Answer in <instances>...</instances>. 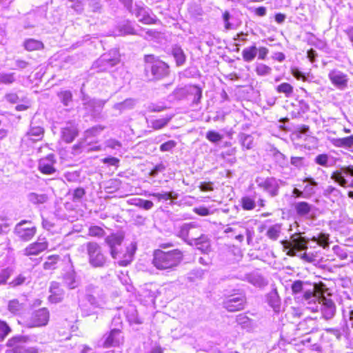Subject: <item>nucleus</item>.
Wrapping results in <instances>:
<instances>
[{"mask_svg":"<svg viewBox=\"0 0 353 353\" xmlns=\"http://www.w3.org/2000/svg\"><path fill=\"white\" fill-rule=\"evenodd\" d=\"M10 275L7 270H3L0 272V285L5 284L8 279Z\"/></svg>","mask_w":353,"mask_h":353,"instance_id":"338daca9","label":"nucleus"},{"mask_svg":"<svg viewBox=\"0 0 353 353\" xmlns=\"http://www.w3.org/2000/svg\"><path fill=\"white\" fill-rule=\"evenodd\" d=\"M83 105L88 113H90L92 115L98 114L102 109V104L101 101H97L95 99H90L85 101L83 103Z\"/></svg>","mask_w":353,"mask_h":353,"instance_id":"412c9836","label":"nucleus"},{"mask_svg":"<svg viewBox=\"0 0 353 353\" xmlns=\"http://www.w3.org/2000/svg\"><path fill=\"white\" fill-rule=\"evenodd\" d=\"M176 145V143L174 140H169L160 145L161 152H168L172 150Z\"/></svg>","mask_w":353,"mask_h":353,"instance_id":"09e8293b","label":"nucleus"},{"mask_svg":"<svg viewBox=\"0 0 353 353\" xmlns=\"http://www.w3.org/2000/svg\"><path fill=\"white\" fill-rule=\"evenodd\" d=\"M78 135V124L74 120L66 121L61 128V139L66 143H72Z\"/></svg>","mask_w":353,"mask_h":353,"instance_id":"1a4fd4ad","label":"nucleus"},{"mask_svg":"<svg viewBox=\"0 0 353 353\" xmlns=\"http://www.w3.org/2000/svg\"><path fill=\"white\" fill-rule=\"evenodd\" d=\"M223 307L229 312H236L243 310L246 305L245 296L230 294L226 296L223 301Z\"/></svg>","mask_w":353,"mask_h":353,"instance_id":"423d86ee","label":"nucleus"},{"mask_svg":"<svg viewBox=\"0 0 353 353\" xmlns=\"http://www.w3.org/2000/svg\"><path fill=\"white\" fill-rule=\"evenodd\" d=\"M328 78L331 83L339 89H344L347 86V76L341 71L331 70L328 74Z\"/></svg>","mask_w":353,"mask_h":353,"instance_id":"2eb2a0df","label":"nucleus"},{"mask_svg":"<svg viewBox=\"0 0 353 353\" xmlns=\"http://www.w3.org/2000/svg\"><path fill=\"white\" fill-rule=\"evenodd\" d=\"M322 289L321 288L315 284L312 290H307L303 293V297L305 300H310L312 297H318L319 299L320 296L322 295Z\"/></svg>","mask_w":353,"mask_h":353,"instance_id":"c9c22d12","label":"nucleus"},{"mask_svg":"<svg viewBox=\"0 0 353 353\" xmlns=\"http://www.w3.org/2000/svg\"><path fill=\"white\" fill-rule=\"evenodd\" d=\"M334 252L337 255L340 259H345L347 257V253L345 252L343 248L339 245L333 247Z\"/></svg>","mask_w":353,"mask_h":353,"instance_id":"4d7b16f0","label":"nucleus"},{"mask_svg":"<svg viewBox=\"0 0 353 353\" xmlns=\"http://www.w3.org/2000/svg\"><path fill=\"white\" fill-rule=\"evenodd\" d=\"M28 200L34 205H40L48 201V196L46 194L30 192L28 194Z\"/></svg>","mask_w":353,"mask_h":353,"instance_id":"b1692460","label":"nucleus"},{"mask_svg":"<svg viewBox=\"0 0 353 353\" xmlns=\"http://www.w3.org/2000/svg\"><path fill=\"white\" fill-rule=\"evenodd\" d=\"M180 236L185 240L198 241L200 236L198 235L196 226L193 223H186L182 225L179 230Z\"/></svg>","mask_w":353,"mask_h":353,"instance_id":"f3484780","label":"nucleus"},{"mask_svg":"<svg viewBox=\"0 0 353 353\" xmlns=\"http://www.w3.org/2000/svg\"><path fill=\"white\" fill-rule=\"evenodd\" d=\"M44 134V128L37 125L34 121V118L32 120L29 130L25 134L23 140H30L33 142L39 141L42 139Z\"/></svg>","mask_w":353,"mask_h":353,"instance_id":"ddd939ff","label":"nucleus"},{"mask_svg":"<svg viewBox=\"0 0 353 353\" xmlns=\"http://www.w3.org/2000/svg\"><path fill=\"white\" fill-rule=\"evenodd\" d=\"M85 190L82 188H78L74 190L72 196L73 201H79L85 195Z\"/></svg>","mask_w":353,"mask_h":353,"instance_id":"6e6d98bb","label":"nucleus"},{"mask_svg":"<svg viewBox=\"0 0 353 353\" xmlns=\"http://www.w3.org/2000/svg\"><path fill=\"white\" fill-rule=\"evenodd\" d=\"M152 196L156 197L158 200H169L172 198V194L170 192L164 193H152L150 194Z\"/></svg>","mask_w":353,"mask_h":353,"instance_id":"bf43d9fd","label":"nucleus"},{"mask_svg":"<svg viewBox=\"0 0 353 353\" xmlns=\"http://www.w3.org/2000/svg\"><path fill=\"white\" fill-rule=\"evenodd\" d=\"M98 346L103 348H108L110 347V332H107L103 338L99 341Z\"/></svg>","mask_w":353,"mask_h":353,"instance_id":"8fccbe9b","label":"nucleus"},{"mask_svg":"<svg viewBox=\"0 0 353 353\" xmlns=\"http://www.w3.org/2000/svg\"><path fill=\"white\" fill-rule=\"evenodd\" d=\"M235 321L243 329H250L253 324V321L248 316L247 313L238 314L236 316Z\"/></svg>","mask_w":353,"mask_h":353,"instance_id":"5701e85b","label":"nucleus"},{"mask_svg":"<svg viewBox=\"0 0 353 353\" xmlns=\"http://www.w3.org/2000/svg\"><path fill=\"white\" fill-rule=\"evenodd\" d=\"M124 234L123 233H117L112 235V250H118L123 247Z\"/></svg>","mask_w":353,"mask_h":353,"instance_id":"473e14b6","label":"nucleus"},{"mask_svg":"<svg viewBox=\"0 0 353 353\" xmlns=\"http://www.w3.org/2000/svg\"><path fill=\"white\" fill-rule=\"evenodd\" d=\"M26 304L20 303L18 299L10 300L8 303V310L13 315H20L25 310Z\"/></svg>","mask_w":353,"mask_h":353,"instance_id":"6ab92c4d","label":"nucleus"},{"mask_svg":"<svg viewBox=\"0 0 353 353\" xmlns=\"http://www.w3.org/2000/svg\"><path fill=\"white\" fill-rule=\"evenodd\" d=\"M102 130L103 128L101 127H93L91 129L86 130L85 135L86 137L95 136L99 131H101Z\"/></svg>","mask_w":353,"mask_h":353,"instance_id":"774afa93","label":"nucleus"},{"mask_svg":"<svg viewBox=\"0 0 353 353\" xmlns=\"http://www.w3.org/2000/svg\"><path fill=\"white\" fill-rule=\"evenodd\" d=\"M136 250L134 243L124 244L123 247L112 250V257L117 260L119 265L125 267L132 261Z\"/></svg>","mask_w":353,"mask_h":353,"instance_id":"20e7f679","label":"nucleus"},{"mask_svg":"<svg viewBox=\"0 0 353 353\" xmlns=\"http://www.w3.org/2000/svg\"><path fill=\"white\" fill-rule=\"evenodd\" d=\"M23 47L28 51L39 50L44 48L43 43L34 39H28L23 42Z\"/></svg>","mask_w":353,"mask_h":353,"instance_id":"bb28decb","label":"nucleus"},{"mask_svg":"<svg viewBox=\"0 0 353 353\" xmlns=\"http://www.w3.org/2000/svg\"><path fill=\"white\" fill-rule=\"evenodd\" d=\"M272 68L265 63H258L255 67V72L259 76H266L270 74Z\"/></svg>","mask_w":353,"mask_h":353,"instance_id":"a19ab883","label":"nucleus"},{"mask_svg":"<svg viewBox=\"0 0 353 353\" xmlns=\"http://www.w3.org/2000/svg\"><path fill=\"white\" fill-rule=\"evenodd\" d=\"M222 19L224 22V29L225 30L234 29L235 26H238V24L235 26L233 23L231 22L232 17L229 10H225L222 13Z\"/></svg>","mask_w":353,"mask_h":353,"instance_id":"4c0bfd02","label":"nucleus"},{"mask_svg":"<svg viewBox=\"0 0 353 353\" xmlns=\"http://www.w3.org/2000/svg\"><path fill=\"white\" fill-rule=\"evenodd\" d=\"M26 279V277L23 274H19L10 283V285L12 287L21 285L25 282Z\"/></svg>","mask_w":353,"mask_h":353,"instance_id":"680f3d73","label":"nucleus"},{"mask_svg":"<svg viewBox=\"0 0 353 353\" xmlns=\"http://www.w3.org/2000/svg\"><path fill=\"white\" fill-rule=\"evenodd\" d=\"M48 246V243L46 238L39 237L36 242L30 243L24 249L23 254L26 256H36L46 250Z\"/></svg>","mask_w":353,"mask_h":353,"instance_id":"f8f14e48","label":"nucleus"},{"mask_svg":"<svg viewBox=\"0 0 353 353\" xmlns=\"http://www.w3.org/2000/svg\"><path fill=\"white\" fill-rule=\"evenodd\" d=\"M60 260L59 255H51L47 258L46 261L43 266L45 270H53L55 268L57 263Z\"/></svg>","mask_w":353,"mask_h":353,"instance_id":"58836bf2","label":"nucleus"},{"mask_svg":"<svg viewBox=\"0 0 353 353\" xmlns=\"http://www.w3.org/2000/svg\"><path fill=\"white\" fill-rule=\"evenodd\" d=\"M193 212L199 216H205L210 215L211 213L209 209L205 206H199L194 208Z\"/></svg>","mask_w":353,"mask_h":353,"instance_id":"864d4df0","label":"nucleus"},{"mask_svg":"<svg viewBox=\"0 0 353 353\" xmlns=\"http://www.w3.org/2000/svg\"><path fill=\"white\" fill-rule=\"evenodd\" d=\"M36 228L30 225V223L22 221L17 223L14 228L15 234L22 241H30L36 233Z\"/></svg>","mask_w":353,"mask_h":353,"instance_id":"9d476101","label":"nucleus"},{"mask_svg":"<svg viewBox=\"0 0 353 353\" xmlns=\"http://www.w3.org/2000/svg\"><path fill=\"white\" fill-rule=\"evenodd\" d=\"M183 259V253L179 249L164 251L157 249L153 252L152 264L160 270L172 269L179 265Z\"/></svg>","mask_w":353,"mask_h":353,"instance_id":"f257e3e1","label":"nucleus"},{"mask_svg":"<svg viewBox=\"0 0 353 353\" xmlns=\"http://www.w3.org/2000/svg\"><path fill=\"white\" fill-rule=\"evenodd\" d=\"M275 90L277 93L284 94L286 97H289L293 93L294 88L290 83L283 82L278 85Z\"/></svg>","mask_w":353,"mask_h":353,"instance_id":"2f4dec72","label":"nucleus"},{"mask_svg":"<svg viewBox=\"0 0 353 353\" xmlns=\"http://www.w3.org/2000/svg\"><path fill=\"white\" fill-rule=\"evenodd\" d=\"M281 233V224L276 223L268 228L266 236L269 239L276 241L279 239Z\"/></svg>","mask_w":353,"mask_h":353,"instance_id":"cd10ccee","label":"nucleus"},{"mask_svg":"<svg viewBox=\"0 0 353 353\" xmlns=\"http://www.w3.org/2000/svg\"><path fill=\"white\" fill-rule=\"evenodd\" d=\"M64 284L69 289H74L78 285L79 282L76 279L75 272L73 271L67 272L63 277Z\"/></svg>","mask_w":353,"mask_h":353,"instance_id":"a878e982","label":"nucleus"},{"mask_svg":"<svg viewBox=\"0 0 353 353\" xmlns=\"http://www.w3.org/2000/svg\"><path fill=\"white\" fill-rule=\"evenodd\" d=\"M171 54L174 58L176 66H181L185 63L186 55L181 47L179 46H174L172 48Z\"/></svg>","mask_w":353,"mask_h":353,"instance_id":"aec40b11","label":"nucleus"},{"mask_svg":"<svg viewBox=\"0 0 353 353\" xmlns=\"http://www.w3.org/2000/svg\"><path fill=\"white\" fill-rule=\"evenodd\" d=\"M317 57L318 54L314 49L310 48L307 51V57L312 63L316 61Z\"/></svg>","mask_w":353,"mask_h":353,"instance_id":"0e129e2a","label":"nucleus"},{"mask_svg":"<svg viewBox=\"0 0 353 353\" xmlns=\"http://www.w3.org/2000/svg\"><path fill=\"white\" fill-rule=\"evenodd\" d=\"M173 115H168L165 117L157 119L151 121V127L154 130L164 128L171 121Z\"/></svg>","mask_w":353,"mask_h":353,"instance_id":"c85d7f7f","label":"nucleus"},{"mask_svg":"<svg viewBox=\"0 0 353 353\" xmlns=\"http://www.w3.org/2000/svg\"><path fill=\"white\" fill-rule=\"evenodd\" d=\"M11 332V328L6 321L0 320V341H2Z\"/></svg>","mask_w":353,"mask_h":353,"instance_id":"37998d69","label":"nucleus"},{"mask_svg":"<svg viewBox=\"0 0 353 353\" xmlns=\"http://www.w3.org/2000/svg\"><path fill=\"white\" fill-rule=\"evenodd\" d=\"M258 52V59L265 60L267 59L269 50L265 46H261L259 48L256 45H252L248 48H245L242 51V57L245 62H250L254 59Z\"/></svg>","mask_w":353,"mask_h":353,"instance_id":"6e6552de","label":"nucleus"},{"mask_svg":"<svg viewBox=\"0 0 353 353\" xmlns=\"http://www.w3.org/2000/svg\"><path fill=\"white\" fill-rule=\"evenodd\" d=\"M89 234L92 236H102L104 234V230L99 226H92L89 229Z\"/></svg>","mask_w":353,"mask_h":353,"instance_id":"5fc2aeb1","label":"nucleus"},{"mask_svg":"<svg viewBox=\"0 0 353 353\" xmlns=\"http://www.w3.org/2000/svg\"><path fill=\"white\" fill-rule=\"evenodd\" d=\"M315 162L322 166H327L328 155L327 154H321L315 158Z\"/></svg>","mask_w":353,"mask_h":353,"instance_id":"3c124183","label":"nucleus"},{"mask_svg":"<svg viewBox=\"0 0 353 353\" xmlns=\"http://www.w3.org/2000/svg\"><path fill=\"white\" fill-rule=\"evenodd\" d=\"M30 341L27 336L18 335L10 339L7 342L8 347L7 353H35L32 347H27L26 344Z\"/></svg>","mask_w":353,"mask_h":353,"instance_id":"39448f33","label":"nucleus"},{"mask_svg":"<svg viewBox=\"0 0 353 353\" xmlns=\"http://www.w3.org/2000/svg\"><path fill=\"white\" fill-rule=\"evenodd\" d=\"M296 213L300 216H305L310 214L312 205L306 201H300L295 204Z\"/></svg>","mask_w":353,"mask_h":353,"instance_id":"393cba45","label":"nucleus"},{"mask_svg":"<svg viewBox=\"0 0 353 353\" xmlns=\"http://www.w3.org/2000/svg\"><path fill=\"white\" fill-rule=\"evenodd\" d=\"M89 261L94 267L103 266L105 262V259L101 253L100 246L94 242H89L86 245Z\"/></svg>","mask_w":353,"mask_h":353,"instance_id":"0eeeda50","label":"nucleus"},{"mask_svg":"<svg viewBox=\"0 0 353 353\" xmlns=\"http://www.w3.org/2000/svg\"><path fill=\"white\" fill-rule=\"evenodd\" d=\"M49 320V312L46 307L34 312L31 316V326L39 327L46 325Z\"/></svg>","mask_w":353,"mask_h":353,"instance_id":"dca6fc26","label":"nucleus"},{"mask_svg":"<svg viewBox=\"0 0 353 353\" xmlns=\"http://www.w3.org/2000/svg\"><path fill=\"white\" fill-rule=\"evenodd\" d=\"M240 203L242 209L246 211L253 210L256 207L255 199L250 196H243Z\"/></svg>","mask_w":353,"mask_h":353,"instance_id":"c756f323","label":"nucleus"},{"mask_svg":"<svg viewBox=\"0 0 353 353\" xmlns=\"http://www.w3.org/2000/svg\"><path fill=\"white\" fill-rule=\"evenodd\" d=\"M54 154H50L39 161V170L44 174H52L56 172Z\"/></svg>","mask_w":353,"mask_h":353,"instance_id":"9b49d317","label":"nucleus"},{"mask_svg":"<svg viewBox=\"0 0 353 353\" xmlns=\"http://www.w3.org/2000/svg\"><path fill=\"white\" fill-rule=\"evenodd\" d=\"M304 157H292L290 163L296 167H301L303 164Z\"/></svg>","mask_w":353,"mask_h":353,"instance_id":"e2e57ef3","label":"nucleus"},{"mask_svg":"<svg viewBox=\"0 0 353 353\" xmlns=\"http://www.w3.org/2000/svg\"><path fill=\"white\" fill-rule=\"evenodd\" d=\"M308 241L299 234H293L291 235L290 240H282L281 244L283 246V251L290 257L296 256L299 251L305 250L307 249Z\"/></svg>","mask_w":353,"mask_h":353,"instance_id":"7ed1b4c3","label":"nucleus"},{"mask_svg":"<svg viewBox=\"0 0 353 353\" xmlns=\"http://www.w3.org/2000/svg\"><path fill=\"white\" fill-rule=\"evenodd\" d=\"M300 259L307 263H313L316 261V255L314 253L306 252L301 254L299 256Z\"/></svg>","mask_w":353,"mask_h":353,"instance_id":"603ef678","label":"nucleus"},{"mask_svg":"<svg viewBox=\"0 0 353 353\" xmlns=\"http://www.w3.org/2000/svg\"><path fill=\"white\" fill-rule=\"evenodd\" d=\"M57 96L65 106H69L72 102V94L70 90H61Z\"/></svg>","mask_w":353,"mask_h":353,"instance_id":"72a5a7b5","label":"nucleus"},{"mask_svg":"<svg viewBox=\"0 0 353 353\" xmlns=\"http://www.w3.org/2000/svg\"><path fill=\"white\" fill-rule=\"evenodd\" d=\"M319 303L322 305L321 312L325 319L332 318L336 312V306L331 299L326 298L323 294L319 297Z\"/></svg>","mask_w":353,"mask_h":353,"instance_id":"4468645a","label":"nucleus"},{"mask_svg":"<svg viewBox=\"0 0 353 353\" xmlns=\"http://www.w3.org/2000/svg\"><path fill=\"white\" fill-rule=\"evenodd\" d=\"M291 74L297 79V80H301L303 82H305L307 81V77L305 74H303L302 72H301L298 68L296 67H292L290 69Z\"/></svg>","mask_w":353,"mask_h":353,"instance_id":"a18cd8bd","label":"nucleus"},{"mask_svg":"<svg viewBox=\"0 0 353 353\" xmlns=\"http://www.w3.org/2000/svg\"><path fill=\"white\" fill-rule=\"evenodd\" d=\"M70 3V8L77 14H81L84 10L85 0H68Z\"/></svg>","mask_w":353,"mask_h":353,"instance_id":"79ce46f5","label":"nucleus"},{"mask_svg":"<svg viewBox=\"0 0 353 353\" xmlns=\"http://www.w3.org/2000/svg\"><path fill=\"white\" fill-rule=\"evenodd\" d=\"M331 179L338 183L343 188H346L347 186V181L342 175L341 171L336 170L333 172L331 174Z\"/></svg>","mask_w":353,"mask_h":353,"instance_id":"ea45409f","label":"nucleus"},{"mask_svg":"<svg viewBox=\"0 0 353 353\" xmlns=\"http://www.w3.org/2000/svg\"><path fill=\"white\" fill-rule=\"evenodd\" d=\"M137 15L139 17V21L145 25H153L159 22V20L155 16H152L145 12L141 14L140 11Z\"/></svg>","mask_w":353,"mask_h":353,"instance_id":"7c9ffc66","label":"nucleus"},{"mask_svg":"<svg viewBox=\"0 0 353 353\" xmlns=\"http://www.w3.org/2000/svg\"><path fill=\"white\" fill-rule=\"evenodd\" d=\"M143 61L145 64V72H148L150 70L154 79H161L169 74L170 67L168 64L160 60L154 54H145L143 57Z\"/></svg>","mask_w":353,"mask_h":353,"instance_id":"f03ea898","label":"nucleus"},{"mask_svg":"<svg viewBox=\"0 0 353 353\" xmlns=\"http://www.w3.org/2000/svg\"><path fill=\"white\" fill-rule=\"evenodd\" d=\"M332 143L337 148H350L353 146V135L343 138L333 139Z\"/></svg>","mask_w":353,"mask_h":353,"instance_id":"4be33fe9","label":"nucleus"},{"mask_svg":"<svg viewBox=\"0 0 353 353\" xmlns=\"http://www.w3.org/2000/svg\"><path fill=\"white\" fill-rule=\"evenodd\" d=\"M343 172L346 176H350L353 177V165H348L344 168ZM349 186L353 188V179L351 181Z\"/></svg>","mask_w":353,"mask_h":353,"instance_id":"69168bd1","label":"nucleus"},{"mask_svg":"<svg viewBox=\"0 0 353 353\" xmlns=\"http://www.w3.org/2000/svg\"><path fill=\"white\" fill-rule=\"evenodd\" d=\"M16 81V75L14 72L0 73V84L11 85Z\"/></svg>","mask_w":353,"mask_h":353,"instance_id":"e433bc0d","label":"nucleus"},{"mask_svg":"<svg viewBox=\"0 0 353 353\" xmlns=\"http://www.w3.org/2000/svg\"><path fill=\"white\" fill-rule=\"evenodd\" d=\"M49 292L50 293L48 300L52 303H58L62 301L64 296V290L61 288L60 283L57 281L50 283Z\"/></svg>","mask_w":353,"mask_h":353,"instance_id":"a211bd4d","label":"nucleus"},{"mask_svg":"<svg viewBox=\"0 0 353 353\" xmlns=\"http://www.w3.org/2000/svg\"><path fill=\"white\" fill-rule=\"evenodd\" d=\"M165 169V166L163 163H160L156 165L149 172V175L151 176H156L159 172L163 171Z\"/></svg>","mask_w":353,"mask_h":353,"instance_id":"13d9d810","label":"nucleus"},{"mask_svg":"<svg viewBox=\"0 0 353 353\" xmlns=\"http://www.w3.org/2000/svg\"><path fill=\"white\" fill-rule=\"evenodd\" d=\"M199 188L201 190V191H202V192L213 191V190H214V188H213V185H212V183L210 182V181H208V182H206V181L201 182L199 184Z\"/></svg>","mask_w":353,"mask_h":353,"instance_id":"052dcab7","label":"nucleus"},{"mask_svg":"<svg viewBox=\"0 0 353 353\" xmlns=\"http://www.w3.org/2000/svg\"><path fill=\"white\" fill-rule=\"evenodd\" d=\"M4 99L7 102L12 103V104H15L19 101H23V99H21V100L20 99L19 97L18 96V94L17 93H14V92L6 93L4 96Z\"/></svg>","mask_w":353,"mask_h":353,"instance_id":"de8ad7c7","label":"nucleus"},{"mask_svg":"<svg viewBox=\"0 0 353 353\" xmlns=\"http://www.w3.org/2000/svg\"><path fill=\"white\" fill-rule=\"evenodd\" d=\"M330 235L325 233H320L317 236H313L312 241L316 242L317 244L323 248L329 246Z\"/></svg>","mask_w":353,"mask_h":353,"instance_id":"f704fd0d","label":"nucleus"},{"mask_svg":"<svg viewBox=\"0 0 353 353\" xmlns=\"http://www.w3.org/2000/svg\"><path fill=\"white\" fill-rule=\"evenodd\" d=\"M206 139L212 143H217L222 140L223 135L218 132L209 130L206 133Z\"/></svg>","mask_w":353,"mask_h":353,"instance_id":"c03bdc74","label":"nucleus"},{"mask_svg":"<svg viewBox=\"0 0 353 353\" xmlns=\"http://www.w3.org/2000/svg\"><path fill=\"white\" fill-rule=\"evenodd\" d=\"M291 290L293 294L301 293L303 290V281L301 280L294 281L292 284Z\"/></svg>","mask_w":353,"mask_h":353,"instance_id":"49530a36","label":"nucleus"}]
</instances>
